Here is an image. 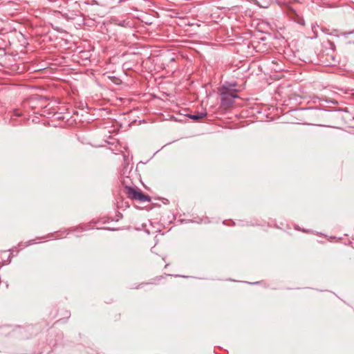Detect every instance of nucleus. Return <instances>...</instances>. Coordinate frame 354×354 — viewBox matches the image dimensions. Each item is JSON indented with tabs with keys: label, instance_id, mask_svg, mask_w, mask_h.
Returning a JSON list of instances; mask_svg holds the SVG:
<instances>
[{
	"label": "nucleus",
	"instance_id": "1",
	"mask_svg": "<svg viewBox=\"0 0 354 354\" xmlns=\"http://www.w3.org/2000/svg\"><path fill=\"white\" fill-rule=\"evenodd\" d=\"M235 86V84L230 85V87H227L226 85L223 86L222 91L221 93V106L224 109H227L231 106L234 99L238 98V95L235 93L236 90H233L231 87Z\"/></svg>",
	"mask_w": 354,
	"mask_h": 354
},
{
	"label": "nucleus",
	"instance_id": "2",
	"mask_svg": "<svg viewBox=\"0 0 354 354\" xmlns=\"http://www.w3.org/2000/svg\"><path fill=\"white\" fill-rule=\"evenodd\" d=\"M126 194L127 197L130 199L138 201L140 202H150L151 197L149 195L145 194L142 191L138 188L132 187H126Z\"/></svg>",
	"mask_w": 354,
	"mask_h": 354
},
{
	"label": "nucleus",
	"instance_id": "3",
	"mask_svg": "<svg viewBox=\"0 0 354 354\" xmlns=\"http://www.w3.org/2000/svg\"><path fill=\"white\" fill-rule=\"evenodd\" d=\"M206 115H207L206 111L198 112L195 114L187 115L188 118H191L192 120H193L194 121H198L200 119L205 118Z\"/></svg>",
	"mask_w": 354,
	"mask_h": 354
},
{
	"label": "nucleus",
	"instance_id": "4",
	"mask_svg": "<svg viewBox=\"0 0 354 354\" xmlns=\"http://www.w3.org/2000/svg\"><path fill=\"white\" fill-rule=\"evenodd\" d=\"M12 253L10 252V250H5L3 252H1V257L3 256L5 257H7V260H3L1 261V266L4 264H7L10 261V257H11Z\"/></svg>",
	"mask_w": 354,
	"mask_h": 354
},
{
	"label": "nucleus",
	"instance_id": "5",
	"mask_svg": "<svg viewBox=\"0 0 354 354\" xmlns=\"http://www.w3.org/2000/svg\"><path fill=\"white\" fill-rule=\"evenodd\" d=\"M169 274H165V275H160V276H158V277H155L153 279V282H151V283H153V284H158L159 283V281L165 278V277L167 276H169Z\"/></svg>",
	"mask_w": 354,
	"mask_h": 354
},
{
	"label": "nucleus",
	"instance_id": "6",
	"mask_svg": "<svg viewBox=\"0 0 354 354\" xmlns=\"http://www.w3.org/2000/svg\"><path fill=\"white\" fill-rule=\"evenodd\" d=\"M8 59H9V57H8V56H7V55H6V54H5L4 57H3V62L4 64H6V61H7Z\"/></svg>",
	"mask_w": 354,
	"mask_h": 354
}]
</instances>
